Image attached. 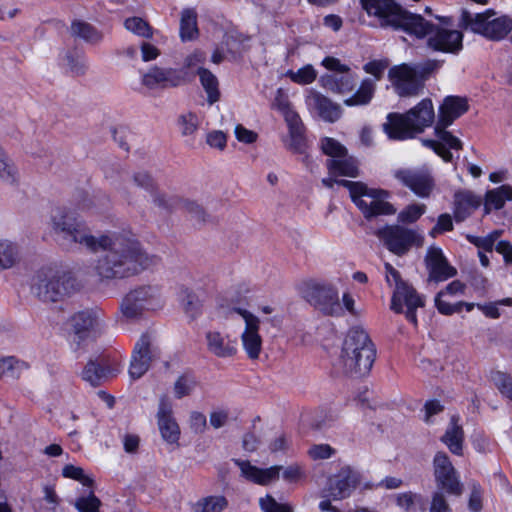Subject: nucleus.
<instances>
[{"label":"nucleus","instance_id":"nucleus-22","mask_svg":"<svg viewBox=\"0 0 512 512\" xmlns=\"http://www.w3.org/2000/svg\"><path fill=\"white\" fill-rule=\"evenodd\" d=\"M448 126L442 125L440 121L434 128V133L438 140L423 139L424 146L431 148L438 156H440L445 162H451L453 155L449 151L450 149L461 150L462 142L459 138L452 135L451 132L447 131Z\"/></svg>","mask_w":512,"mask_h":512},{"label":"nucleus","instance_id":"nucleus-7","mask_svg":"<svg viewBox=\"0 0 512 512\" xmlns=\"http://www.w3.org/2000/svg\"><path fill=\"white\" fill-rule=\"evenodd\" d=\"M303 297L325 316L342 317L344 315L338 289L330 283L307 282L303 290Z\"/></svg>","mask_w":512,"mask_h":512},{"label":"nucleus","instance_id":"nucleus-36","mask_svg":"<svg viewBox=\"0 0 512 512\" xmlns=\"http://www.w3.org/2000/svg\"><path fill=\"white\" fill-rule=\"evenodd\" d=\"M70 33L75 38H80L89 44H98L103 39V34L93 25L82 20H74L71 23Z\"/></svg>","mask_w":512,"mask_h":512},{"label":"nucleus","instance_id":"nucleus-59","mask_svg":"<svg viewBox=\"0 0 512 512\" xmlns=\"http://www.w3.org/2000/svg\"><path fill=\"white\" fill-rule=\"evenodd\" d=\"M260 506L264 512H293L291 506L280 504L269 495L260 499Z\"/></svg>","mask_w":512,"mask_h":512},{"label":"nucleus","instance_id":"nucleus-13","mask_svg":"<svg viewBox=\"0 0 512 512\" xmlns=\"http://www.w3.org/2000/svg\"><path fill=\"white\" fill-rule=\"evenodd\" d=\"M389 192L383 189L369 188L367 185L353 203L366 220L382 215H394L396 208L387 201Z\"/></svg>","mask_w":512,"mask_h":512},{"label":"nucleus","instance_id":"nucleus-25","mask_svg":"<svg viewBox=\"0 0 512 512\" xmlns=\"http://www.w3.org/2000/svg\"><path fill=\"white\" fill-rule=\"evenodd\" d=\"M425 261L429 271L430 281H445L457 274V270L449 265L447 259L439 248H429Z\"/></svg>","mask_w":512,"mask_h":512},{"label":"nucleus","instance_id":"nucleus-52","mask_svg":"<svg viewBox=\"0 0 512 512\" xmlns=\"http://www.w3.org/2000/svg\"><path fill=\"white\" fill-rule=\"evenodd\" d=\"M425 210L424 204L409 205L398 214V220L402 223H413L425 213Z\"/></svg>","mask_w":512,"mask_h":512},{"label":"nucleus","instance_id":"nucleus-3","mask_svg":"<svg viewBox=\"0 0 512 512\" xmlns=\"http://www.w3.org/2000/svg\"><path fill=\"white\" fill-rule=\"evenodd\" d=\"M361 6L369 16L378 19L382 28L423 35V29L427 27L424 17L407 11L394 0H361Z\"/></svg>","mask_w":512,"mask_h":512},{"label":"nucleus","instance_id":"nucleus-27","mask_svg":"<svg viewBox=\"0 0 512 512\" xmlns=\"http://www.w3.org/2000/svg\"><path fill=\"white\" fill-rule=\"evenodd\" d=\"M468 108L466 98L447 96L439 108L438 121L444 126H450L456 119L466 113Z\"/></svg>","mask_w":512,"mask_h":512},{"label":"nucleus","instance_id":"nucleus-23","mask_svg":"<svg viewBox=\"0 0 512 512\" xmlns=\"http://www.w3.org/2000/svg\"><path fill=\"white\" fill-rule=\"evenodd\" d=\"M71 326L74 331L77 344L86 339L90 332H100L104 327L102 314L97 310H84L75 313L71 318Z\"/></svg>","mask_w":512,"mask_h":512},{"label":"nucleus","instance_id":"nucleus-5","mask_svg":"<svg viewBox=\"0 0 512 512\" xmlns=\"http://www.w3.org/2000/svg\"><path fill=\"white\" fill-rule=\"evenodd\" d=\"M76 279L69 273H59L52 269L38 270L31 280V293L42 302L62 301L77 290Z\"/></svg>","mask_w":512,"mask_h":512},{"label":"nucleus","instance_id":"nucleus-56","mask_svg":"<svg viewBox=\"0 0 512 512\" xmlns=\"http://www.w3.org/2000/svg\"><path fill=\"white\" fill-rule=\"evenodd\" d=\"M179 204H181V209L188 212L191 215V217L197 220L198 222L206 221V212L196 202L182 199V201H179Z\"/></svg>","mask_w":512,"mask_h":512},{"label":"nucleus","instance_id":"nucleus-20","mask_svg":"<svg viewBox=\"0 0 512 512\" xmlns=\"http://www.w3.org/2000/svg\"><path fill=\"white\" fill-rule=\"evenodd\" d=\"M394 176L399 182L421 198L430 196L434 188V180L427 170L399 169Z\"/></svg>","mask_w":512,"mask_h":512},{"label":"nucleus","instance_id":"nucleus-35","mask_svg":"<svg viewBox=\"0 0 512 512\" xmlns=\"http://www.w3.org/2000/svg\"><path fill=\"white\" fill-rule=\"evenodd\" d=\"M326 166L333 176L357 177L359 174L357 161L353 157L328 159Z\"/></svg>","mask_w":512,"mask_h":512},{"label":"nucleus","instance_id":"nucleus-60","mask_svg":"<svg viewBox=\"0 0 512 512\" xmlns=\"http://www.w3.org/2000/svg\"><path fill=\"white\" fill-rule=\"evenodd\" d=\"M443 294H444V291H441L435 297V305L441 314L452 315V314L458 313L462 310V307H463L462 302H458L456 304H450L441 299Z\"/></svg>","mask_w":512,"mask_h":512},{"label":"nucleus","instance_id":"nucleus-53","mask_svg":"<svg viewBox=\"0 0 512 512\" xmlns=\"http://www.w3.org/2000/svg\"><path fill=\"white\" fill-rule=\"evenodd\" d=\"M178 124L184 136L192 135L199 126V119L194 113H187L179 116Z\"/></svg>","mask_w":512,"mask_h":512},{"label":"nucleus","instance_id":"nucleus-31","mask_svg":"<svg viewBox=\"0 0 512 512\" xmlns=\"http://www.w3.org/2000/svg\"><path fill=\"white\" fill-rule=\"evenodd\" d=\"M310 104L316 109L318 115L326 122H335L337 121L342 113L341 106L337 103H334L328 97L318 93L313 92L309 96Z\"/></svg>","mask_w":512,"mask_h":512},{"label":"nucleus","instance_id":"nucleus-48","mask_svg":"<svg viewBox=\"0 0 512 512\" xmlns=\"http://www.w3.org/2000/svg\"><path fill=\"white\" fill-rule=\"evenodd\" d=\"M69 72L74 76H82L86 73L87 65L82 53L68 52L65 56Z\"/></svg>","mask_w":512,"mask_h":512},{"label":"nucleus","instance_id":"nucleus-28","mask_svg":"<svg viewBox=\"0 0 512 512\" xmlns=\"http://www.w3.org/2000/svg\"><path fill=\"white\" fill-rule=\"evenodd\" d=\"M234 462L241 469L242 475L257 484L267 485L271 481H274L279 478L281 466H272L267 469H260L256 466H253L248 461H242L239 459H234Z\"/></svg>","mask_w":512,"mask_h":512},{"label":"nucleus","instance_id":"nucleus-24","mask_svg":"<svg viewBox=\"0 0 512 512\" xmlns=\"http://www.w3.org/2000/svg\"><path fill=\"white\" fill-rule=\"evenodd\" d=\"M157 418L163 440L170 444L177 443L180 437V428L172 416V405L165 396L160 399Z\"/></svg>","mask_w":512,"mask_h":512},{"label":"nucleus","instance_id":"nucleus-47","mask_svg":"<svg viewBox=\"0 0 512 512\" xmlns=\"http://www.w3.org/2000/svg\"><path fill=\"white\" fill-rule=\"evenodd\" d=\"M491 380L499 392L512 401V376L501 371H495L491 373Z\"/></svg>","mask_w":512,"mask_h":512},{"label":"nucleus","instance_id":"nucleus-43","mask_svg":"<svg viewBox=\"0 0 512 512\" xmlns=\"http://www.w3.org/2000/svg\"><path fill=\"white\" fill-rule=\"evenodd\" d=\"M180 298L183 309L188 317L192 320L201 314V301L198 296L188 288H183L180 292Z\"/></svg>","mask_w":512,"mask_h":512},{"label":"nucleus","instance_id":"nucleus-45","mask_svg":"<svg viewBox=\"0 0 512 512\" xmlns=\"http://www.w3.org/2000/svg\"><path fill=\"white\" fill-rule=\"evenodd\" d=\"M228 505L224 496H209L198 501L194 512H222Z\"/></svg>","mask_w":512,"mask_h":512},{"label":"nucleus","instance_id":"nucleus-54","mask_svg":"<svg viewBox=\"0 0 512 512\" xmlns=\"http://www.w3.org/2000/svg\"><path fill=\"white\" fill-rule=\"evenodd\" d=\"M62 475L66 478L77 480L87 487H91L93 485V480L84 474V470L81 467L71 464L66 465L63 467Z\"/></svg>","mask_w":512,"mask_h":512},{"label":"nucleus","instance_id":"nucleus-30","mask_svg":"<svg viewBox=\"0 0 512 512\" xmlns=\"http://www.w3.org/2000/svg\"><path fill=\"white\" fill-rule=\"evenodd\" d=\"M481 202V197L471 191L464 190L456 192L454 195V217L456 221H464L481 205Z\"/></svg>","mask_w":512,"mask_h":512},{"label":"nucleus","instance_id":"nucleus-49","mask_svg":"<svg viewBox=\"0 0 512 512\" xmlns=\"http://www.w3.org/2000/svg\"><path fill=\"white\" fill-rule=\"evenodd\" d=\"M321 149L324 154L332 159L343 158L347 156V149L337 140L325 137L321 140Z\"/></svg>","mask_w":512,"mask_h":512},{"label":"nucleus","instance_id":"nucleus-42","mask_svg":"<svg viewBox=\"0 0 512 512\" xmlns=\"http://www.w3.org/2000/svg\"><path fill=\"white\" fill-rule=\"evenodd\" d=\"M20 174L15 163L0 149V181L7 184H15L19 181Z\"/></svg>","mask_w":512,"mask_h":512},{"label":"nucleus","instance_id":"nucleus-41","mask_svg":"<svg viewBox=\"0 0 512 512\" xmlns=\"http://www.w3.org/2000/svg\"><path fill=\"white\" fill-rule=\"evenodd\" d=\"M20 260L18 247L9 241H0V272L13 268Z\"/></svg>","mask_w":512,"mask_h":512},{"label":"nucleus","instance_id":"nucleus-62","mask_svg":"<svg viewBox=\"0 0 512 512\" xmlns=\"http://www.w3.org/2000/svg\"><path fill=\"white\" fill-rule=\"evenodd\" d=\"M468 506L473 512H479L482 509V489L476 482L471 484V494Z\"/></svg>","mask_w":512,"mask_h":512},{"label":"nucleus","instance_id":"nucleus-17","mask_svg":"<svg viewBox=\"0 0 512 512\" xmlns=\"http://www.w3.org/2000/svg\"><path fill=\"white\" fill-rule=\"evenodd\" d=\"M361 480V473L356 468L343 466L337 474L329 478V494L334 500L345 499L360 485Z\"/></svg>","mask_w":512,"mask_h":512},{"label":"nucleus","instance_id":"nucleus-38","mask_svg":"<svg viewBox=\"0 0 512 512\" xmlns=\"http://www.w3.org/2000/svg\"><path fill=\"white\" fill-rule=\"evenodd\" d=\"M375 87L376 84L374 80L370 78L364 79L356 93L344 101L345 105L356 106L368 104L373 98Z\"/></svg>","mask_w":512,"mask_h":512},{"label":"nucleus","instance_id":"nucleus-21","mask_svg":"<svg viewBox=\"0 0 512 512\" xmlns=\"http://www.w3.org/2000/svg\"><path fill=\"white\" fill-rule=\"evenodd\" d=\"M448 126L442 125L440 121L434 128V133L438 140L423 139L424 146L431 148L438 156H440L445 162H451L453 155L449 151L450 149L461 150L462 142L459 138L452 135L451 132L447 131Z\"/></svg>","mask_w":512,"mask_h":512},{"label":"nucleus","instance_id":"nucleus-12","mask_svg":"<svg viewBox=\"0 0 512 512\" xmlns=\"http://www.w3.org/2000/svg\"><path fill=\"white\" fill-rule=\"evenodd\" d=\"M375 234L389 251L399 256L407 253L413 245L421 246L423 243L422 236L399 225H387L378 229Z\"/></svg>","mask_w":512,"mask_h":512},{"label":"nucleus","instance_id":"nucleus-19","mask_svg":"<svg viewBox=\"0 0 512 512\" xmlns=\"http://www.w3.org/2000/svg\"><path fill=\"white\" fill-rule=\"evenodd\" d=\"M185 83V73L174 68L154 66L142 76V84L150 90L175 88Z\"/></svg>","mask_w":512,"mask_h":512},{"label":"nucleus","instance_id":"nucleus-39","mask_svg":"<svg viewBox=\"0 0 512 512\" xmlns=\"http://www.w3.org/2000/svg\"><path fill=\"white\" fill-rule=\"evenodd\" d=\"M201 84L207 93V101L214 104L220 99V91L218 88V80L216 76L206 68L200 67L197 71Z\"/></svg>","mask_w":512,"mask_h":512},{"label":"nucleus","instance_id":"nucleus-29","mask_svg":"<svg viewBox=\"0 0 512 512\" xmlns=\"http://www.w3.org/2000/svg\"><path fill=\"white\" fill-rule=\"evenodd\" d=\"M206 342L208 351L219 358L233 357L237 353L235 342L218 331L207 332Z\"/></svg>","mask_w":512,"mask_h":512},{"label":"nucleus","instance_id":"nucleus-26","mask_svg":"<svg viewBox=\"0 0 512 512\" xmlns=\"http://www.w3.org/2000/svg\"><path fill=\"white\" fill-rule=\"evenodd\" d=\"M116 373L117 369L112 367L107 358L98 357L88 361L82 371V378L93 387H97L114 377Z\"/></svg>","mask_w":512,"mask_h":512},{"label":"nucleus","instance_id":"nucleus-46","mask_svg":"<svg viewBox=\"0 0 512 512\" xmlns=\"http://www.w3.org/2000/svg\"><path fill=\"white\" fill-rule=\"evenodd\" d=\"M125 28L133 34L143 37L152 38L153 28L147 21L141 17H130L124 21Z\"/></svg>","mask_w":512,"mask_h":512},{"label":"nucleus","instance_id":"nucleus-55","mask_svg":"<svg viewBox=\"0 0 512 512\" xmlns=\"http://www.w3.org/2000/svg\"><path fill=\"white\" fill-rule=\"evenodd\" d=\"M100 500L91 493L88 497L77 499L75 506L79 512H99Z\"/></svg>","mask_w":512,"mask_h":512},{"label":"nucleus","instance_id":"nucleus-58","mask_svg":"<svg viewBox=\"0 0 512 512\" xmlns=\"http://www.w3.org/2000/svg\"><path fill=\"white\" fill-rule=\"evenodd\" d=\"M153 201L155 205H157L160 208H163L167 211H172L173 209L180 208L181 204H179V201H182V199L177 197H168L165 194L162 193H153Z\"/></svg>","mask_w":512,"mask_h":512},{"label":"nucleus","instance_id":"nucleus-51","mask_svg":"<svg viewBox=\"0 0 512 512\" xmlns=\"http://www.w3.org/2000/svg\"><path fill=\"white\" fill-rule=\"evenodd\" d=\"M396 504L398 507L408 511L410 510L414 505H416L417 502L422 503V511L426 510V505L424 498L420 494H416L413 492H404L399 493L396 495Z\"/></svg>","mask_w":512,"mask_h":512},{"label":"nucleus","instance_id":"nucleus-16","mask_svg":"<svg viewBox=\"0 0 512 512\" xmlns=\"http://www.w3.org/2000/svg\"><path fill=\"white\" fill-rule=\"evenodd\" d=\"M159 357L160 351L151 335L143 334L134 347L129 368L130 376L133 379L141 378L148 371L151 362Z\"/></svg>","mask_w":512,"mask_h":512},{"label":"nucleus","instance_id":"nucleus-32","mask_svg":"<svg viewBox=\"0 0 512 512\" xmlns=\"http://www.w3.org/2000/svg\"><path fill=\"white\" fill-rule=\"evenodd\" d=\"M287 125L289 128V142L286 147L294 153L305 154L307 141L304 136V127L300 117L288 114Z\"/></svg>","mask_w":512,"mask_h":512},{"label":"nucleus","instance_id":"nucleus-6","mask_svg":"<svg viewBox=\"0 0 512 512\" xmlns=\"http://www.w3.org/2000/svg\"><path fill=\"white\" fill-rule=\"evenodd\" d=\"M495 12L491 9L482 13H471L463 9L458 21V27L492 40L504 39L512 30V19L507 16L493 18Z\"/></svg>","mask_w":512,"mask_h":512},{"label":"nucleus","instance_id":"nucleus-4","mask_svg":"<svg viewBox=\"0 0 512 512\" xmlns=\"http://www.w3.org/2000/svg\"><path fill=\"white\" fill-rule=\"evenodd\" d=\"M434 118L432 101L426 98L405 114H388L383 129L389 138L404 140L422 133L426 127L431 126Z\"/></svg>","mask_w":512,"mask_h":512},{"label":"nucleus","instance_id":"nucleus-8","mask_svg":"<svg viewBox=\"0 0 512 512\" xmlns=\"http://www.w3.org/2000/svg\"><path fill=\"white\" fill-rule=\"evenodd\" d=\"M162 305L161 289L157 285H142L129 291L122 299L120 308L124 317L138 319L145 311Z\"/></svg>","mask_w":512,"mask_h":512},{"label":"nucleus","instance_id":"nucleus-33","mask_svg":"<svg viewBox=\"0 0 512 512\" xmlns=\"http://www.w3.org/2000/svg\"><path fill=\"white\" fill-rule=\"evenodd\" d=\"M459 417L453 415L449 426L441 437V441L448 447L451 453L461 456L463 454L464 431L458 424Z\"/></svg>","mask_w":512,"mask_h":512},{"label":"nucleus","instance_id":"nucleus-34","mask_svg":"<svg viewBox=\"0 0 512 512\" xmlns=\"http://www.w3.org/2000/svg\"><path fill=\"white\" fill-rule=\"evenodd\" d=\"M507 200H512V187L510 185L505 184L488 190L485 194V214H489L492 209L499 210L503 208Z\"/></svg>","mask_w":512,"mask_h":512},{"label":"nucleus","instance_id":"nucleus-15","mask_svg":"<svg viewBox=\"0 0 512 512\" xmlns=\"http://www.w3.org/2000/svg\"><path fill=\"white\" fill-rule=\"evenodd\" d=\"M424 305V298L409 283L400 282L395 287L391 299V309L400 314L403 313V307L406 306V319L415 326L417 325L416 309Z\"/></svg>","mask_w":512,"mask_h":512},{"label":"nucleus","instance_id":"nucleus-9","mask_svg":"<svg viewBox=\"0 0 512 512\" xmlns=\"http://www.w3.org/2000/svg\"><path fill=\"white\" fill-rule=\"evenodd\" d=\"M427 27H424L423 35L409 33L418 39L427 37V47L433 51L458 54L463 49V33L460 30L448 29L435 25L424 18Z\"/></svg>","mask_w":512,"mask_h":512},{"label":"nucleus","instance_id":"nucleus-11","mask_svg":"<svg viewBox=\"0 0 512 512\" xmlns=\"http://www.w3.org/2000/svg\"><path fill=\"white\" fill-rule=\"evenodd\" d=\"M322 65L330 71V73L324 74L320 78L323 88L339 94L348 93L354 89L356 77L347 65L330 56L324 58Z\"/></svg>","mask_w":512,"mask_h":512},{"label":"nucleus","instance_id":"nucleus-57","mask_svg":"<svg viewBox=\"0 0 512 512\" xmlns=\"http://www.w3.org/2000/svg\"><path fill=\"white\" fill-rule=\"evenodd\" d=\"M133 183L147 192L154 193L156 191V184L153 178L145 171H139L132 176Z\"/></svg>","mask_w":512,"mask_h":512},{"label":"nucleus","instance_id":"nucleus-10","mask_svg":"<svg viewBox=\"0 0 512 512\" xmlns=\"http://www.w3.org/2000/svg\"><path fill=\"white\" fill-rule=\"evenodd\" d=\"M436 67L437 64L435 62L427 63L425 67L422 68L421 72H419L415 67L408 64H401L394 66L389 70V78L399 96H415L422 88L419 73H421V77H424Z\"/></svg>","mask_w":512,"mask_h":512},{"label":"nucleus","instance_id":"nucleus-63","mask_svg":"<svg viewBox=\"0 0 512 512\" xmlns=\"http://www.w3.org/2000/svg\"><path fill=\"white\" fill-rule=\"evenodd\" d=\"M430 512H451V508L442 491H435L433 493Z\"/></svg>","mask_w":512,"mask_h":512},{"label":"nucleus","instance_id":"nucleus-64","mask_svg":"<svg viewBox=\"0 0 512 512\" xmlns=\"http://www.w3.org/2000/svg\"><path fill=\"white\" fill-rule=\"evenodd\" d=\"M388 65L389 63L387 60H374L366 63L363 69L366 73L373 75L377 80H379Z\"/></svg>","mask_w":512,"mask_h":512},{"label":"nucleus","instance_id":"nucleus-50","mask_svg":"<svg viewBox=\"0 0 512 512\" xmlns=\"http://www.w3.org/2000/svg\"><path fill=\"white\" fill-rule=\"evenodd\" d=\"M287 76L297 84L305 85L312 83L316 77L317 72L312 65H306L300 68L298 71L289 70Z\"/></svg>","mask_w":512,"mask_h":512},{"label":"nucleus","instance_id":"nucleus-14","mask_svg":"<svg viewBox=\"0 0 512 512\" xmlns=\"http://www.w3.org/2000/svg\"><path fill=\"white\" fill-rule=\"evenodd\" d=\"M434 477L438 491L459 497L464 486L458 473L445 452H437L433 459Z\"/></svg>","mask_w":512,"mask_h":512},{"label":"nucleus","instance_id":"nucleus-1","mask_svg":"<svg viewBox=\"0 0 512 512\" xmlns=\"http://www.w3.org/2000/svg\"><path fill=\"white\" fill-rule=\"evenodd\" d=\"M51 223L57 241L64 248L79 246L92 253L104 251L94 267L101 280L129 278L160 263V258L148 254L134 235L107 231L95 236L84 222L74 217L65 207H57L52 211Z\"/></svg>","mask_w":512,"mask_h":512},{"label":"nucleus","instance_id":"nucleus-61","mask_svg":"<svg viewBox=\"0 0 512 512\" xmlns=\"http://www.w3.org/2000/svg\"><path fill=\"white\" fill-rule=\"evenodd\" d=\"M335 450L328 444L313 445L308 454L313 460H324L334 455Z\"/></svg>","mask_w":512,"mask_h":512},{"label":"nucleus","instance_id":"nucleus-18","mask_svg":"<svg viewBox=\"0 0 512 512\" xmlns=\"http://www.w3.org/2000/svg\"><path fill=\"white\" fill-rule=\"evenodd\" d=\"M230 313H237L245 321V330L241 334L244 350L250 359H258L262 350V338L259 334V319L245 309L233 308Z\"/></svg>","mask_w":512,"mask_h":512},{"label":"nucleus","instance_id":"nucleus-37","mask_svg":"<svg viewBox=\"0 0 512 512\" xmlns=\"http://www.w3.org/2000/svg\"><path fill=\"white\" fill-rule=\"evenodd\" d=\"M76 205L80 211H100L108 203L106 195H89L81 191L75 197Z\"/></svg>","mask_w":512,"mask_h":512},{"label":"nucleus","instance_id":"nucleus-40","mask_svg":"<svg viewBox=\"0 0 512 512\" xmlns=\"http://www.w3.org/2000/svg\"><path fill=\"white\" fill-rule=\"evenodd\" d=\"M198 35L197 14L192 9H185L181 14L180 37L182 41L193 40Z\"/></svg>","mask_w":512,"mask_h":512},{"label":"nucleus","instance_id":"nucleus-44","mask_svg":"<svg viewBox=\"0 0 512 512\" xmlns=\"http://www.w3.org/2000/svg\"><path fill=\"white\" fill-rule=\"evenodd\" d=\"M198 382L194 375L184 373L174 383V395L177 399L190 396L196 389Z\"/></svg>","mask_w":512,"mask_h":512},{"label":"nucleus","instance_id":"nucleus-2","mask_svg":"<svg viewBox=\"0 0 512 512\" xmlns=\"http://www.w3.org/2000/svg\"><path fill=\"white\" fill-rule=\"evenodd\" d=\"M376 349L368 333L361 327L351 328L343 342L340 362L346 374L353 377L367 375L375 361Z\"/></svg>","mask_w":512,"mask_h":512}]
</instances>
